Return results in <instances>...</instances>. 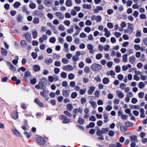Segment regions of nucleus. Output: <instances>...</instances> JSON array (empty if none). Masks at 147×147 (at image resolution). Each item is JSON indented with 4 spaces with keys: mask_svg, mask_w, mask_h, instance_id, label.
<instances>
[{
    "mask_svg": "<svg viewBox=\"0 0 147 147\" xmlns=\"http://www.w3.org/2000/svg\"><path fill=\"white\" fill-rule=\"evenodd\" d=\"M128 26L127 28L124 30L125 33H128L129 34H131L133 32L134 26L131 23H128Z\"/></svg>",
    "mask_w": 147,
    "mask_h": 147,
    "instance_id": "obj_1",
    "label": "nucleus"
},
{
    "mask_svg": "<svg viewBox=\"0 0 147 147\" xmlns=\"http://www.w3.org/2000/svg\"><path fill=\"white\" fill-rule=\"evenodd\" d=\"M102 66L100 64L94 63L92 64L91 66V69L95 71H98L100 70Z\"/></svg>",
    "mask_w": 147,
    "mask_h": 147,
    "instance_id": "obj_2",
    "label": "nucleus"
},
{
    "mask_svg": "<svg viewBox=\"0 0 147 147\" xmlns=\"http://www.w3.org/2000/svg\"><path fill=\"white\" fill-rule=\"evenodd\" d=\"M91 20H95L97 22H99L101 21L102 17L100 16H96L95 15H94L92 16Z\"/></svg>",
    "mask_w": 147,
    "mask_h": 147,
    "instance_id": "obj_3",
    "label": "nucleus"
},
{
    "mask_svg": "<svg viewBox=\"0 0 147 147\" xmlns=\"http://www.w3.org/2000/svg\"><path fill=\"white\" fill-rule=\"evenodd\" d=\"M24 36L27 41L30 43L31 42L32 37H31V35L30 33L28 32L24 34Z\"/></svg>",
    "mask_w": 147,
    "mask_h": 147,
    "instance_id": "obj_4",
    "label": "nucleus"
},
{
    "mask_svg": "<svg viewBox=\"0 0 147 147\" xmlns=\"http://www.w3.org/2000/svg\"><path fill=\"white\" fill-rule=\"evenodd\" d=\"M11 131L14 134L18 137H21L22 136L20 132L16 128H13L11 129Z\"/></svg>",
    "mask_w": 147,
    "mask_h": 147,
    "instance_id": "obj_5",
    "label": "nucleus"
},
{
    "mask_svg": "<svg viewBox=\"0 0 147 147\" xmlns=\"http://www.w3.org/2000/svg\"><path fill=\"white\" fill-rule=\"evenodd\" d=\"M46 141L42 137H37V143L40 145L44 144Z\"/></svg>",
    "mask_w": 147,
    "mask_h": 147,
    "instance_id": "obj_6",
    "label": "nucleus"
},
{
    "mask_svg": "<svg viewBox=\"0 0 147 147\" xmlns=\"http://www.w3.org/2000/svg\"><path fill=\"white\" fill-rule=\"evenodd\" d=\"M11 118L15 119H17L18 117V112L17 111H14L12 112L11 115Z\"/></svg>",
    "mask_w": 147,
    "mask_h": 147,
    "instance_id": "obj_7",
    "label": "nucleus"
},
{
    "mask_svg": "<svg viewBox=\"0 0 147 147\" xmlns=\"http://www.w3.org/2000/svg\"><path fill=\"white\" fill-rule=\"evenodd\" d=\"M116 93L119 98L122 99L124 98V95L121 90H117L116 91Z\"/></svg>",
    "mask_w": 147,
    "mask_h": 147,
    "instance_id": "obj_8",
    "label": "nucleus"
},
{
    "mask_svg": "<svg viewBox=\"0 0 147 147\" xmlns=\"http://www.w3.org/2000/svg\"><path fill=\"white\" fill-rule=\"evenodd\" d=\"M55 14L57 18L61 20H63L64 18L63 14L61 12H56L55 13Z\"/></svg>",
    "mask_w": 147,
    "mask_h": 147,
    "instance_id": "obj_9",
    "label": "nucleus"
},
{
    "mask_svg": "<svg viewBox=\"0 0 147 147\" xmlns=\"http://www.w3.org/2000/svg\"><path fill=\"white\" fill-rule=\"evenodd\" d=\"M62 69L63 70L68 71H71L73 69V67L69 65H67L63 67Z\"/></svg>",
    "mask_w": 147,
    "mask_h": 147,
    "instance_id": "obj_10",
    "label": "nucleus"
},
{
    "mask_svg": "<svg viewBox=\"0 0 147 147\" xmlns=\"http://www.w3.org/2000/svg\"><path fill=\"white\" fill-rule=\"evenodd\" d=\"M103 7L101 6H98L96 7V8H94L93 11L95 13H98L99 11H100L103 9Z\"/></svg>",
    "mask_w": 147,
    "mask_h": 147,
    "instance_id": "obj_11",
    "label": "nucleus"
},
{
    "mask_svg": "<svg viewBox=\"0 0 147 147\" xmlns=\"http://www.w3.org/2000/svg\"><path fill=\"white\" fill-rule=\"evenodd\" d=\"M95 88L94 87L92 86H90L89 89L88 90L87 92L88 95H91L94 92Z\"/></svg>",
    "mask_w": 147,
    "mask_h": 147,
    "instance_id": "obj_12",
    "label": "nucleus"
},
{
    "mask_svg": "<svg viewBox=\"0 0 147 147\" xmlns=\"http://www.w3.org/2000/svg\"><path fill=\"white\" fill-rule=\"evenodd\" d=\"M45 87L43 84L42 82L40 81L39 82L38 85H37V89L40 88L44 90L45 89Z\"/></svg>",
    "mask_w": 147,
    "mask_h": 147,
    "instance_id": "obj_13",
    "label": "nucleus"
},
{
    "mask_svg": "<svg viewBox=\"0 0 147 147\" xmlns=\"http://www.w3.org/2000/svg\"><path fill=\"white\" fill-rule=\"evenodd\" d=\"M1 53L3 56H6L7 54V51L3 47H1Z\"/></svg>",
    "mask_w": 147,
    "mask_h": 147,
    "instance_id": "obj_14",
    "label": "nucleus"
},
{
    "mask_svg": "<svg viewBox=\"0 0 147 147\" xmlns=\"http://www.w3.org/2000/svg\"><path fill=\"white\" fill-rule=\"evenodd\" d=\"M87 48L89 50L90 53L92 54L94 53L93 46L91 44H88L87 45Z\"/></svg>",
    "mask_w": 147,
    "mask_h": 147,
    "instance_id": "obj_15",
    "label": "nucleus"
},
{
    "mask_svg": "<svg viewBox=\"0 0 147 147\" xmlns=\"http://www.w3.org/2000/svg\"><path fill=\"white\" fill-rule=\"evenodd\" d=\"M103 118L104 119V122L105 123H107L109 121V115L107 113H104L103 114Z\"/></svg>",
    "mask_w": 147,
    "mask_h": 147,
    "instance_id": "obj_16",
    "label": "nucleus"
},
{
    "mask_svg": "<svg viewBox=\"0 0 147 147\" xmlns=\"http://www.w3.org/2000/svg\"><path fill=\"white\" fill-rule=\"evenodd\" d=\"M136 58L134 55H132L129 57V61L131 64H133L136 61Z\"/></svg>",
    "mask_w": 147,
    "mask_h": 147,
    "instance_id": "obj_17",
    "label": "nucleus"
},
{
    "mask_svg": "<svg viewBox=\"0 0 147 147\" xmlns=\"http://www.w3.org/2000/svg\"><path fill=\"white\" fill-rule=\"evenodd\" d=\"M47 36L43 35H42V37H40L39 39V41L40 43H42L43 42L44 40H46L47 39Z\"/></svg>",
    "mask_w": 147,
    "mask_h": 147,
    "instance_id": "obj_18",
    "label": "nucleus"
},
{
    "mask_svg": "<svg viewBox=\"0 0 147 147\" xmlns=\"http://www.w3.org/2000/svg\"><path fill=\"white\" fill-rule=\"evenodd\" d=\"M132 66L130 64H128L126 65H123L122 67V69L123 71H126L129 68L131 67Z\"/></svg>",
    "mask_w": 147,
    "mask_h": 147,
    "instance_id": "obj_19",
    "label": "nucleus"
},
{
    "mask_svg": "<svg viewBox=\"0 0 147 147\" xmlns=\"http://www.w3.org/2000/svg\"><path fill=\"white\" fill-rule=\"evenodd\" d=\"M82 111V110L80 108H75L73 111V112L75 113H80L81 114Z\"/></svg>",
    "mask_w": 147,
    "mask_h": 147,
    "instance_id": "obj_20",
    "label": "nucleus"
},
{
    "mask_svg": "<svg viewBox=\"0 0 147 147\" xmlns=\"http://www.w3.org/2000/svg\"><path fill=\"white\" fill-rule=\"evenodd\" d=\"M45 61L47 65H49L53 62V60L51 58L46 59H45Z\"/></svg>",
    "mask_w": 147,
    "mask_h": 147,
    "instance_id": "obj_21",
    "label": "nucleus"
},
{
    "mask_svg": "<svg viewBox=\"0 0 147 147\" xmlns=\"http://www.w3.org/2000/svg\"><path fill=\"white\" fill-rule=\"evenodd\" d=\"M72 4L73 3L71 0H67L66 1L65 5L67 7H71Z\"/></svg>",
    "mask_w": 147,
    "mask_h": 147,
    "instance_id": "obj_22",
    "label": "nucleus"
},
{
    "mask_svg": "<svg viewBox=\"0 0 147 147\" xmlns=\"http://www.w3.org/2000/svg\"><path fill=\"white\" fill-rule=\"evenodd\" d=\"M21 5V3L19 1H16L13 4V6L15 8H18Z\"/></svg>",
    "mask_w": 147,
    "mask_h": 147,
    "instance_id": "obj_23",
    "label": "nucleus"
},
{
    "mask_svg": "<svg viewBox=\"0 0 147 147\" xmlns=\"http://www.w3.org/2000/svg\"><path fill=\"white\" fill-rule=\"evenodd\" d=\"M103 83L105 84H108L109 82V79L107 78H104L102 80Z\"/></svg>",
    "mask_w": 147,
    "mask_h": 147,
    "instance_id": "obj_24",
    "label": "nucleus"
},
{
    "mask_svg": "<svg viewBox=\"0 0 147 147\" xmlns=\"http://www.w3.org/2000/svg\"><path fill=\"white\" fill-rule=\"evenodd\" d=\"M82 7L84 9L90 10L91 9L92 7L90 5L84 4L82 5Z\"/></svg>",
    "mask_w": 147,
    "mask_h": 147,
    "instance_id": "obj_25",
    "label": "nucleus"
},
{
    "mask_svg": "<svg viewBox=\"0 0 147 147\" xmlns=\"http://www.w3.org/2000/svg\"><path fill=\"white\" fill-rule=\"evenodd\" d=\"M30 82L32 84H34L36 83V78H34L32 79H31V77L29 78Z\"/></svg>",
    "mask_w": 147,
    "mask_h": 147,
    "instance_id": "obj_26",
    "label": "nucleus"
},
{
    "mask_svg": "<svg viewBox=\"0 0 147 147\" xmlns=\"http://www.w3.org/2000/svg\"><path fill=\"white\" fill-rule=\"evenodd\" d=\"M9 69L13 71V73L17 72L16 69L12 64L9 66Z\"/></svg>",
    "mask_w": 147,
    "mask_h": 147,
    "instance_id": "obj_27",
    "label": "nucleus"
},
{
    "mask_svg": "<svg viewBox=\"0 0 147 147\" xmlns=\"http://www.w3.org/2000/svg\"><path fill=\"white\" fill-rule=\"evenodd\" d=\"M128 55V54H125L122 56V61L123 62H127V57Z\"/></svg>",
    "mask_w": 147,
    "mask_h": 147,
    "instance_id": "obj_28",
    "label": "nucleus"
},
{
    "mask_svg": "<svg viewBox=\"0 0 147 147\" xmlns=\"http://www.w3.org/2000/svg\"><path fill=\"white\" fill-rule=\"evenodd\" d=\"M130 139L131 142H135L137 140V137L135 135H132L130 137Z\"/></svg>",
    "mask_w": 147,
    "mask_h": 147,
    "instance_id": "obj_29",
    "label": "nucleus"
},
{
    "mask_svg": "<svg viewBox=\"0 0 147 147\" xmlns=\"http://www.w3.org/2000/svg\"><path fill=\"white\" fill-rule=\"evenodd\" d=\"M89 102L93 108H95L96 107L97 105L95 101H90Z\"/></svg>",
    "mask_w": 147,
    "mask_h": 147,
    "instance_id": "obj_30",
    "label": "nucleus"
},
{
    "mask_svg": "<svg viewBox=\"0 0 147 147\" xmlns=\"http://www.w3.org/2000/svg\"><path fill=\"white\" fill-rule=\"evenodd\" d=\"M62 94L65 97H67L69 95V93L67 90H64L63 91Z\"/></svg>",
    "mask_w": 147,
    "mask_h": 147,
    "instance_id": "obj_31",
    "label": "nucleus"
},
{
    "mask_svg": "<svg viewBox=\"0 0 147 147\" xmlns=\"http://www.w3.org/2000/svg\"><path fill=\"white\" fill-rule=\"evenodd\" d=\"M34 30V31H32V34L33 38L34 39H36L37 38V30H36V29Z\"/></svg>",
    "mask_w": 147,
    "mask_h": 147,
    "instance_id": "obj_32",
    "label": "nucleus"
},
{
    "mask_svg": "<svg viewBox=\"0 0 147 147\" xmlns=\"http://www.w3.org/2000/svg\"><path fill=\"white\" fill-rule=\"evenodd\" d=\"M86 90L85 88H84L83 89H80L79 90V93L81 95H84L86 92Z\"/></svg>",
    "mask_w": 147,
    "mask_h": 147,
    "instance_id": "obj_33",
    "label": "nucleus"
},
{
    "mask_svg": "<svg viewBox=\"0 0 147 147\" xmlns=\"http://www.w3.org/2000/svg\"><path fill=\"white\" fill-rule=\"evenodd\" d=\"M23 11L24 12H25L27 15H28L30 14V12L28 11L27 10V9L25 5H24L22 8Z\"/></svg>",
    "mask_w": 147,
    "mask_h": 147,
    "instance_id": "obj_34",
    "label": "nucleus"
},
{
    "mask_svg": "<svg viewBox=\"0 0 147 147\" xmlns=\"http://www.w3.org/2000/svg\"><path fill=\"white\" fill-rule=\"evenodd\" d=\"M30 75L31 73L30 71L28 70H27L25 71L24 73V76H25V77L28 78L30 76Z\"/></svg>",
    "mask_w": 147,
    "mask_h": 147,
    "instance_id": "obj_35",
    "label": "nucleus"
},
{
    "mask_svg": "<svg viewBox=\"0 0 147 147\" xmlns=\"http://www.w3.org/2000/svg\"><path fill=\"white\" fill-rule=\"evenodd\" d=\"M145 85L142 82H140L138 84V86L140 89H142L145 87Z\"/></svg>",
    "mask_w": 147,
    "mask_h": 147,
    "instance_id": "obj_36",
    "label": "nucleus"
},
{
    "mask_svg": "<svg viewBox=\"0 0 147 147\" xmlns=\"http://www.w3.org/2000/svg\"><path fill=\"white\" fill-rule=\"evenodd\" d=\"M95 125L94 123L91 122L89 125H88L86 126V128H89L93 127Z\"/></svg>",
    "mask_w": 147,
    "mask_h": 147,
    "instance_id": "obj_37",
    "label": "nucleus"
},
{
    "mask_svg": "<svg viewBox=\"0 0 147 147\" xmlns=\"http://www.w3.org/2000/svg\"><path fill=\"white\" fill-rule=\"evenodd\" d=\"M78 122L80 125H82L84 124L85 122L84 120L82 119L80 117H79Z\"/></svg>",
    "mask_w": 147,
    "mask_h": 147,
    "instance_id": "obj_38",
    "label": "nucleus"
},
{
    "mask_svg": "<svg viewBox=\"0 0 147 147\" xmlns=\"http://www.w3.org/2000/svg\"><path fill=\"white\" fill-rule=\"evenodd\" d=\"M29 7L31 9H34L36 7V4L33 3H31L29 4Z\"/></svg>",
    "mask_w": 147,
    "mask_h": 147,
    "instance_id": "obj_39",
    "label": "nucleus"
},
{
    "mask_svg": "<svg viewBox=\"0 0 147 147\" xmlns=\"http://www.w3.org/2000/svg\"><path fill=\"white\" fill-rule=\"evenodd\" d=\"M20 44L21 47H25V46L27 45L26 42L24 40H22L21 41Z\"/></svg>",
    "mask_w": 147,
    "mask_h": 147,
    "instance_id": "obj_40",
    "label": "nucleus"
},
{
    "mask_svg": "<svg viewBox=\"0 0 147 147\" xmlns=\"http://www.w3.org/2000/svg\"><path fill=\"white\" fill-rule=\"evenodd\" d=\"M141 31L139 30H137L136 34V36L137 37H140L141 36Z\"/></svg>",
    "mask_w": 147,
    "mask_h": 147,
    "instance_id": "obj_41",
    "label": "nucleus"
},
{
    "mask_svg": "<svg viewBox=\"0 0 147 147\" xmlns=\"http://www.w3.org/2000/svg\"><path fill=\"white\" fill-rule=\"evenodd\" d=\"M52 3V0H45V5H51Z\"/></svg>",
    "mask_w": 147,
    "mask_h": 147,
    "instance_id": "obj_42",
    "label": "nucleus"
},
{
    "mask_svg": "<svg viewBox=\"0 0 147 147\" xmlns=\"http://www.w3.org/2000/svg\"><path fill=\"white\" fill-rule=\"evenodd\" d=\"M67 110L70 111H71L73 109V106L71 104H68L67 105Z\"/></svg>",
    "mask_w": 147,
    "mask_h": 147,
    "instance_id": "obj_43",
    "label": "nucleus"
},
{
    "mask_svg": "<svg viewBox=\"0 0 147 147\" xmlns=\"http://www.w3.org/2000/svg\"><path fill=\"white\" fill-rule=\"evenodd\" d=\"M53 57L54 59L58 60L60 57V55L59 54L54 53L53 55Z\"/></svg>",
    "mask_w": 147,
    "mask_h": 147,
    "instance_id": "obj_44",
    "label": "nucleus"
},
{
    "mask_svg": "<svg viewBox=\"0 0 147 147\" xmlns=\"http://www.w3.org/2000/svg\"><path fill=\"white\" fill-rule=\"evenodd\" d=\"M74 78V75L72 73L69 74L68 75V78L69 80H73Z\"/></svg>",
    "mask_w": 147,
    "mask_h": 147,
    "instance_id": "obj_45",
    "label": "nucleus"
},
{
    "mask_svg": "<svg viewBox=\"0 0 147 147\" xmlns=\"http://www.w3.org/2000/svg\"><path fill=\"white\" fill-rule=\"evenodd\" d=\"M125 125L127 127H131L133 126L132 123L129 122H126L125 123Z\"/></svg>",
    "mask_w": 147,
    "mask_h": 147,
    "instance_id": "obj_46",
    "label": "nucleus"
},
{
    "mask_svg": "<svg viewBox=\"0 0 147 147\" xmlns=\"http://www.w3.org/2000/svg\"><path fill=\"white\" fill-rule=\"evenodd\" d=\"M64 47L65 49V51L67 52H68L69 51L68 45L65 42L64 43Z\"/></svg>",
    "mask_w": 147,
    "mask_h": 147,
    "instance_id": "obj_47",
    "label": "nucleus"
},
{
    "mask_svg": "<svg viewBox=\"0 0 147 147\" xmlns=\"http://www.w3.org/2000/svg\"><path fill=\"white\" fill-rule=\"evenodd\" d=\"M90 69L89 68L87 67L86 66L84 68V72L86 74H88V73H89L90 72Z\"/></svg>",
    "mask_w": 147,
    "mask_h": 147,
    "instance_id": "obj_48",
    "label": "nucleus"
},
{
    "mask_svg": "<svg viewBox=\"0 0 147 147\" xmlns=\"http://www.w3.org/2000/svg\"><path fill=\"white\" fill-rule=\"evenodd\" d=\"M126 127L125 125H122L120 126V130L122 132L125 131L126 130Z\"/></svg>",
    "mask_w": 147,
    "mask_h": 147,
    "instance_id": "obj_49",
    "label": "nucleus"
},
{
    "mask_svg": "<svg viewBox=\"0 0 147 147\" xmlns=\"http://www.w3.org/2000/svg\"><path fill=\"white\" fill-rule=\"evenodd\" d=\"M102 133L103 134L107 132L109 130V128H103L101 129Z\"/></svg>",
    "mask_w": 147,
    "mask_h": 147,
    "instance_id": "obj_50",
    "label": "nucleus"
},
{
    "mask_svg": "<svg viewBox=\"0 0 147 147\" xmlns=\"http://www.w3.org/2000/svg\"><path fill=\"white\" fill-rule=\"evenodd\" d=\"M84 31L86 32L89 33L91 31V29L90 27H86L84 29Z\"/></svg>",
    "mask_w": 147,
    "mask_h": 147,
    "instance_id": "obj_51",
    "label": "nucleus"
},
{
    "mask_svg": "<svg viewBox=\"0 0 147 147\" xmlns=\"http://www.w3.org/2000/svg\"><path fill=\"white\" fill-rule=\"evenodd\" d=\"M74 32V26H71V28L67 30V32L69 34L72 33Z\"/></svg>",
    "mask_w": 147,
    "mask_h": 147,
    "instance_id": "obj_52",
    "label": "nucleus"
},
{
    "mask_svg": "<svg viewBox=\"0 0 147 147\" xmlns=\"http://www.w3.org/2000/svg\"><path fill=\"white\" fill-rule=\"evenodd\" d=\"M126 84L124 83H121L120 85V88L121 89L124 90L125 88Z\"/></svg>",
    "mask_w": 147,
    "mask_h": 147,
    "instance_id": "obj_53",
    "label": "nucleus"
},
{
    "mask_svg": "<svg viewBox=\"0 0 147 147\" xmlns=\"http://www.w3.org/2000/svg\"><path fill=\"white\" fill-rule=\"evenodd\" d=\"M61 77L63 78H65L67 77V74L65 72H63L61 74Z\"/></svg>",
    "mask_w": 147,
    "mask_h": 147,
    "instance_id": "obj_54",
    "label": "nucleus"
},
{
    "mask_svg": "<svg viewBox=\"0 0 147 147\" xmlns=\"http://www.w3.org/2000/svg\"><path fill=\"white\" fill-rule=\"evenodd\" d=\"M58 29L60 31H63L65 30V28L63 25L60 24L59 25Z\"/></svg>",
    "mask_w": 147,
    "mask_h": 147,
    "instance_id": "obj_55",
    "label": "nucleus"
},
{
    "mask_svg": "<svg viewBox=\"0 0 147 147\" xmlns=\"http://www.w3.org/2000/svg\"><path fill=\"white\" fill-rule=\"evenodd\" d=\"M31 55L33 59H36L37 58V52H32L31 54Z\"/></svg>",
    "mask_w": 147,
    "mask_h": 147,
    "instance_id": "obj_56",
    "label": "nucleus"
},
{
    "mask_svg": "<svg viewBox=\"0 0 147 147\" xmlns=\"http://www.w3.org/2000/svg\"><path fill=\"white\" fill-rule=\"evenodd\" d=\"M70 121V119H68L67 117L65 116V118L64 119L63 123H67L69 122Z\"/></svg>",
    "mask_w": 147,
    "mask_h": 147,
    "instance_id": "obj_57",
    "label": "nucleus"
},
{
    "mask_svg": "<svg viewBox=\"0 0 147 147\" xmlns=\"http://www.w3.org/2000/svg\"><path fill=\"white\" fill-rule=\"evenodd\" d=\"M78 94L76 92H72L71 95V97L73 98H75L77 96Z\"/></svg>",
    "mask_w": 147,
    "mask_h": 147,
    "instance_id": "obj_58",
    "label": "nucleus"
},
{
    "mask_svg": "<svg viewBox=\"0 0 147 147\" xmlns=\"http://www.w3.org/2000/svg\"><path fill=\"white\" fill-rule=\"evenodd\" d=\"M102 57V55L101 53L97 54L96 56V58L97 59L99 60L101 59Z\"/></svg>",
    "mask_w": 147,
    "mask_h": 147,
    "instance_id": "obj_59",
    "label": "nucleus"
},
{
    "mask_svg": "<svg viewBox=\"0 0 147 147\" xmlns=\"http://www.w3.org/2000/svg\"><path fill=\"white\" fill-rule=\"evenodd\" d=\"M110 47L109 45H105L104 46L103 49L105 51H109Z\"/></svg>",
    "mask_w": 147,
    "mask_h": 147,
    "instance_id": "obj_60",
    "label": "nucleus"
},
{
    "mask_svg": "<svg viewBox=\"0 0 147 147\" xmlns=\"http://www.w3.org/2000/svg\"><path fill=\"white\" fill-rule=\"evenodd\" d=\"M121 70V67L117 65L115 67V71L117 73H119Z\"/></svg>",
    "mask_w": 147,
    "mask_h": 147,
    "instance_id": "obj_61",
    "label": "nucleus"
},
{
    "mask_svg": "<svg viewBox=\"0 0 147 147\" xmlns=\"http://www.w3.org/2000/svg\"><path fill=\"white\" fill-rule=\"evenodd\" d=\"M62 62L63 63L67 64L69 62V61L66 58H63L62 59Z\"/></svg>",
    "mask_w": 147,
    "mask_h": 147,
    "instance_id": "obj_62",
    "label": "nucleus"
},
{
    "mask_svg": "<svg viewBox=\"0 0 147 147\" xmlns=\"http://www.w3.org/2000/svg\"><path fill=\"white\" fill-rule=\"evenodd\" d=\"M63 23L66 26H69L70 24V22L69 20H66L64 21Z\"/></svg>",
    "mask_w": 147,
    "mask_h": 147,
    "instance_id": "obj_63",
    "label": "nucleus"
},
{
    "mask_svg": "<svg viewBox=\"0 0 147 147\" xmlns=\"http://www.w3.org/2000/svg\"><path fill=\"white\" fill-rule=\"evenodd\" d=\"M66 40L67 42H70L72 41V38L70 36H67L66 37Z\"/></svg>",
    "mask_w": 147,
    "mask_h": 147,
    "instance_id": "obj_64",
    "label": "nucleus"
}]
</instances>
